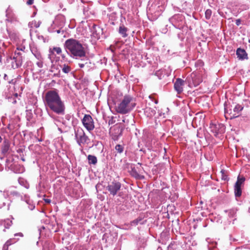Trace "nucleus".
Listing matches in <instances>:
<instances>
[{
	"mask_svg": "<svg viewBox=\"0 0 250 250\" xmlns=\"http://www.w3.org/2000/svg\"><path fill=\"white\" fill-rule=\"evenodd\" d=\"M44 102L46 106L48 107L56 114H64L65 105L57 90L47 91L45 95Z\"/></svg>",
	"mask_w": 250,
	"mask_h": 250,
	"instance_id": "1",
	"label": "nucleus"
},
{
	"mask_svg": "<svg viewBox=\"0 0 250 250\" xmlns=\"http://www.w3.org/2000/svg\"><path fill=\"white\" fill-rule=\"evenodd\" d=\"M64 46L67 53L73 58L78 59L85 56L84 48L80 41L77 40H67L65 42Z\"/></svg>",
	"mask_w": 250,
	"mask_h": 250,
	"instance_id": "2",
	"label": "nucleus"
},
{
	"mask_svg": "<svg viewBox=\"0 0 250 250\" xmlns=\"http://www.w3.org/2000/svg\"><path fill=\"white\" fill-rule=\"evenodd\" d=\"M136 104L132 97L125 95L116 107L118 113L125 114L130 112L135 106Z\"/></svg>",
	"mask_w": 250,
	"mask_h": 250,
	"instance_id": "3",
	"label": "nucleus"
},
{
	"mask_svg": "<svg viewBox=\"0 0 250 250\" xmlns=\"http://www.w3.org/2000/svg\"><path fill=\"white\" fill-rule=\"evenodd\" d=\"M75 137L78 144L81 146L85 144L88 140L83 129L80 127L75 129Z\"/></svg>",
	"mask_w": 250,
	"mask_h": 250,
	"instance_id": "4",
	"label": "nucleus"
},
{
	"mask_svg": "<svg viewBox=\"0 0 250 250\" xmlns=\"http://www.w3.org/2000/svg\"><path fill=\"white\" fill-rule=\"evenodd\" d=\"M121 184L115 180L109 183L106 187V189L110 192V194L114 196L121 189Z\"/></svg>",
	"mask_w": 250,
	"mask_h": 250,
	"instance_id": "5",
	"label": "nucleus"
},
{
	"mask_svg": "<svg viewBox=\"0 0 250 250\" xmlns=\"http://www.w3.org/2000/svg\"><path fill=\"white\" fill-rule=\"evenodd\" d=\"M245 181V178L241 175H239L237 177V180L234 186V193L236 197H239L241 195L242 190L241 185Z\"/></svg>",
	"mask_w": 250,
	"mask_h": 250,
	"instance_id": "6",
	"label": "nucleus"
},
{
	"mask_svg": "<svg viewBox=\"0 0 250 250\" xmlns=\"http://www.w3.org/2000/svg\"><path fill=\"white\" fill-rule=\"evenodd\" d=\"M84 126L88 130H92L94 128L93 120L89 115H85L82 120Z\"/></svg>",
	"mask_w": 250,
	"mask_h": 250,
	"instance_id": "7",
	"label": "nucleus"
},
{
	"mask_svg": "<svg viewBox=\"0 0 250 250\" xmlns=\"http://www.w3.org/2000/svg\"><path fill=\"white\" fill-rule=\"evenodd\" d=\"M90 31L93 37L96 39H100L101 36L103 34V29L95 24H92L90 28Z\"/></svg>",
	"mask_w": 250,
	"mask_h": 250,
	"instance_id": "8",
	"label": "nucleus"
},
{
	"mask_svg": "<svg viewBox=\"0 0 250 250\" xmlns=\"http://www.w3.org/2000/svg\"><path fill=\"white\" fill-rule=\"evenodd\" d=\"M209 128L210 131L214 133V136H217L219 133H221L224 131V126L222 124H215L211 123Z\"/></svg>",
	"mask_w": 250,
	"mask_h": 250,
	"instance_id": "9",
	"label": "nucleus"
},
{
	"mask_svg": "<svg viewBox=\"0 0 250 250\" xmlns=\"http://www.w3.org/2000/svg\"><path fill=\"white\" fill-rule=\"evenodd\" d=\"M185 83V82L182 79H176L174 84V88L177 93L180 94L183 92Z\"/></svg>",
	"mask_w": 250,
	"mask_h": 250,
	"instance_id": "10",
	"label": "nucleus"
},
{
	"mask_svg": "<svg viewBox=\"0 0 250 250\" xmlns=\"http://www.w3.org/2000/svg\"><path fill=\"white\" fill-rule=\"evenodd\" d=\"M124 128L120 127H116L111 132V135L112 139L115 140H118L120 136L122 135Z\"/></svg>",
	"mask_w": 250,
	"mask_h": 250,
	"instance_id": "11",
	"label": "nucleus"
},
{
	"mask_svg": "<svg viewBox=\"0 0 250 250\" xmlns=\"http://www.w3.org/2000/svg\"><path fill=\"white\" fill-rule=\"evenodd\" d=\"M30 49L33 55L37 60H40L42 59V56L41 53L35 44H30Z\"/></svg>",
	"mask_w": 250,
	"mask_h": 250,
	"instance_id": "12",
	"label": "nucleus"
},
{
	"mask_svg": "<svg viewBox=\"0 0 250 250\" xmlns=\"http://www.w3.org/2000/svg\"><path fill=\"white\" fill-rule=\"evenodd\" d=\"M243 106L239 104H237L235 105V107L233 108V112L230 111L229 113L230 114H232V115L230 117V118H236L239 116L240 112L243 110Z\"/></svg>",
	"mask_w": 250,
	"mask_h": 250,
	"instance_id": "13",
	"label": "nucleus"
},
{
	"mask_svg": "<svg viewBox=\"0 0 250 250\" xmlns=\"http://www.w3.org/2000/svg\"><path fill=\"white\" fill-rule=\"evenodd\" d=\"M53 24L58 25L60 27V29L56 30V31L58 34L60 33L61 32V28L64 24L63 18L62 17H57L53 21Z\"/></svg>",
	"mask_w": 250,
	"mask_h": 250,
	"instance_id": "14",
	"label": "nucleus"
},
{
	"mask_svg": "<svg viewBox=\"0 0 250 250\" xmlns=\"http://www.w3.org/2000/svg\"><path fill=\"white\" fill-rule=\"evenodd\" d=\"M236 55L237 58L241 60L248 59V54L245 49L239 48L236 50Z\"/></svg>",
	"mask_w": 250,
	"mask_h": 250,
	"instance_id": "15",
	"label": "nucleus"
},
{
	"mask_svg": "<svg viewBox=\"0 0 250 250\" xmlns=\"http://www.w3.org/2000/svg\"><path fill=\"white\" fill-rule=\"evenodd\" d=\"M195 78V75L194 74H191L190 77H188L187 80L189 84H193L194 86L198 85L200 83L199 80H197Z\"/></svg>",
	"mask_w": 250,
	"mask_h": 250,
	"instance_id": "16",
	"label": "nucleus"
},
{
	"mask_svg": "<svg viewBox=\"0 0 250 250\" xmlns=\"http://www.w3.org/2000/svg\"><path fill=\"white\" fill-rule=\"evenodd\" d=\"M128 29L125 27L123 24H121L119 28V33L123 38H125L127 36L126 33Z\"/></svg>",
	"mask_w": 250,
	"mask_h": 250,
	"instance_id": "17",
	"label": "nucleus"
},
{
	"mask_svg": "<svg viewBox=\"0 0 250 250\" xmlns=\"http://www.w3.org/2000/svg\"><path fill=\"white\" fill-rule=\"evenodd\" d=\"M118 19V16L116 13L113 12L109 15V20L110 23L112 25H115Z\"/></svg>",
	"mask_w": 250,
	"mask_h": 250,
	"instance_id": "18",
	"label": "nucleus"
},
{
	"mask_svg": "<svg viewBox=\"0 0 250 250\" xmlns=\"http://www.w3.org/2000/svg\"><path fill=\"white\" fill-rule=\"evenodd\" d=\"M144 112L147 117H149L154 116L156 114V111L149 107H146Z\"/></svg>",
	"mask_w": 250,
	"mask_h": 250,
	"instance_id": "19",
	"label": "nucleus"
},
{
	"mask_svg": "<svg viewBox=\"0 0 250 250\" xmlns=\"http://www.w3.org/2000/svg\"><path fill=\"white\" fill-rule=\"evenodd\" d=\"M87 160L89 164L90 165H96L97 163V157L94 155H88L87 156Z\"/></svg>",
	"mask_w": 250,
	"mask_h": 250,
	"instance_id": "20",
	"label": "nucleus"
},
{
	"mask_svg": "<svg viewBox=\"0 0 250 250\" xmlns=\"http://www.w3.org/2000/svg\"><path fill=\"white\" fill-rule=\"evenodd\" d=\"M10 147V145L8 142H4L1 148L2 153L5 154L8 152Z\"/></svg>",
	"mask_w": 250,
	"mask_h": 250,
	"instance_id": "21",
	"label": "nucleus"
},
{
	"mask_svg": "<svg viewBox=\"0 0 250 250\" xmlns=\"http://www.w3.org/2000/svg\"><path fill=\"white\" fill-rule=\"evenodd\" d=\"M62 72L66 74L70 72L71 70L70 66L65 64L62 66Z\"/></svg>",
	"mask_w": 250,
	"mask_h": 250,
	"instance_id": "22",
	"label": "nucleus"
},
{
	"mask_svg": "<svg viewBox=\"0 0 250 250\" xmlns=\"http://www.w3.org/2000/svg\"><path fill=\"white\" fill-rule=\"evenodd\" d=\"M131 175L136 179H142L144 178V176L140 173H130Z\"/></svg>",
	"mask_w": 250,
	"mask_h": 250,
	"instance_id": "23",
	"label": "nucleus"
},
{
	"mask_svg": "<svg viewBox=\"0 0 250 250\" xmlns=\"http://www.w3.org/2000/svg\"><path fill=\"white\" fill-rule=\"evenodd\" d=\"M50 52L52 53L56 52L57 54L59 55L62 52V49L59 47H54L52 50L50 49Z\"/></svg>",
	"mask_w": 250,
	"mask_h": 250,
	"instance_id": "24",
	"label": "nucleus"
},
{
	"mask_svg": "<svg viewBox=\"0 0 250 250\" xmlns=\"http://www.w3.org/2000/svg\"><path fill=\"white\" fill-rule=\"evenodd\" d=\"M155 75L157 76L159 79H162L164 76L163 71L161 69L155 72Z\"/></svg>",
	"mask_w": 250,
	"mask_h": 250,
	"instance_id": "25",
	"label": "nucleus"
},
{
	"mask_svg": "<svg viewBox=\"0 0 250 250\" xmlns=\"http://www.w3.org/2000/svg\"><path fill=\"white\" fill-rule=\"evenodd\" d=\"M14 59L15 60V62L16 64L17 67H19L21 65V59L20 57L19 58H18V57H14Z\"/></svg>",
	"mask_w": 250,
	"mask_h": 250,
	"instance_id": "26",
	"label": "nucleus"
},
{
	"mask_svg": "<svg viewBox=\"0 0 250 250\" xmlns=\"http://www.w3.org/2000/svg\"><path fill=\"white\" fill-rule=\"evenodd\" d=\"M116 150L119 153H121L123 152L124 147L120 145H117L115 146Z\"/></svg>",
	"mask_w": 250,
	"mask_h": 250,
	"instance_id": "27",
	"label": "nucleus"
},
{
	"mask_svg": "<svg viewBox=\"0 0 250 250\" xmlns=\"http://www.w3.org/2000/svg\"><path fill=\"white\" fill-rule=\"evenodd\" d=\"M212 14V11L210 9H207L205 12V17L208 20L209 19Z\"/></svg>",
	"mask_w": 250,
	"mask_h": 250,
	"instance_id": "28",
	"label": "nucleus"
},
{
	"mask_svg": "<svg viewBox=\"0 0 250 250\" xmlns=\"http://www.w3.org/2000/svg\"><path fill=\"white\" fill-rule=\"evenodd\" d=\"M38 62H36V64L38 67L40 68H41L43 67V61H42V57L40 60H38Z\"/></svg>",
	"mask_w": 250,
	"mask_h": 250,
	"instance_id": "29",
	"label": "nucleus"
},
{
	"mask_svg": "<svg viewBox=\"0 0 250 250\" xmlns=\"http://www.w3.org/2000/svg\"><path fill=\"white\" fill-rule=\"evenodd\" d=\"M11 245V243H9V242H6L3 247L2 250H8V247Z\"/></svg>",
	"mask_w": 250,
	"mask_h": 250,
	"instance_id": "30",
	"label": "nucleus"
},
{
	"mask_svg": "<svg viewBox=\"0 0 250 250\" xmlns=\"http://www.w3.org/2000/svg\"><path fill=\"white\" fill-rule=\"evenodd\" d=\"M140 221H141V220H138V219L134 220L132 222H131V225L132 226H136L138 224V222Z\"/></svg>",
	"mask_w": 250,
	"mask_h": 250,
	"instance_id": "31",
	"label": "nucleus"
},
{
	"mask_svg": "<svg viewBox=\"0 0 250 250\" xmlns=\"http://www.w3.org/2000/svg\"><path fill=\"white\" fill-rule=\"evenodd\" d=\"M12 224V221H7V222L6 223V225H7V227L5 226L6 228H8Z\"/></svg>",
	"mask_w": 250,
	"mask_h": 250,
	"instance_id": "32",
	"label": "nucleus"
},
{
	"mask_svg": "<svg viewBox=\"0 0 250 250\" xmlns=\"http://www.w3.org/2000/svg\"><path fill=\"white\" fill-rule=\"evenodd\" d=\"M235 23L237 25V26H239L240 23H241V20L240 19H237L236 20V22H235Z\"/></svg>",
	"mask_w": 250,
	"mask_h": 250,
	"instance_id": "33",
	"label": "nucleus"
},
{
	"mask_svg": "<svg viewBox=\"0 0 250 250\" xmlns=\"http://www.w3.org/2000/svg\"><path fill=\"white\" fill-rule=\"evenodd\" d=\"M8 15V10H6V16L7 17V19H6V20L8 21H10V22L13 21V20H12V19L10 20Z\"/></svg>",
	"mask_w": 250,
	"mask_h": 250,
	"instance_id": "34",
	"label": "nucleus"
},
{
	"mask_svg": "<svg viewBox=\"0 0 250 250\" xmlns=\"http://www.w3.org/2000/svg\"><path fill=\"white\" fill-rule=\"evenodd\" d=\"M33 1L34 0H28L27 1V4L28 5H31L32 4H33Z\"/></svg>",
	"mask_w": 250,
	"mask_h": 250,
	"instance_id": "35",
	"label": "nucleus"
},
{
	"mask_svg": "<svg viewBox=\"0 0 250 250\" xmlns=\"http://www.w3.org/2000/svg\"><path fill=\"white\" fill-rule=\"evenodd\" d=\"M44 200L45 202L47 204H49L51 202V200L49 199H44Z\"/></svg>",
	"mask_w": 250,
	"mask_h": 250,
	"instance_id": "36",
	"label": "nucleus"
},
{
	"mask_svg": "<svg viewBox=\"0 0 250 250\" xmlns=\"http://www.w3.org/2000/svg\"><path fill=\"white\" fill-rule=\"evenodd\" d=\"M174 245H169L168 247V250H171L173 249Z\"/></svg>",
	"mask_w": 250,
	"mask_h": 250,
	"instance_id": "37",
	"label": "nucleus"
},
{
	"mask_svg": "<svg viewBox=\"0 0 250 250\" xmlns=\"http://www.w3.org/2000/svg\"><path fill=\"white\" fill-rule=\"evenodd\" d=\"M11 194H13V195H16V196L19 195V193L16 191L12 192H11Z\"/></svg>",
	"mask_w": 250,
	"mask_h": 250,
	"instance_id": "38",
	"label": "nucleus"
},
{
	"mask_svg": "<svg viewBox=\"0 0 250 250\" xmlns=\"http://www.w3.org/2000/svg\"><path fill=\"white\" fill-rule=\"evenodd\" d=\"M78 65L80 66V67H81V68H83L84 66V63H79L78 64Z\"/></svg>",
	"mask_w": 250,
	"mask_h": 250,
	"instance_id": "39",
	"label": "nucleus"
},
{
	"mask_svg": "<svg viewBox=\"0 0 250 250\" xmlns=\"http://www.w3.org/2000/svg\"><path fill=\"white\" fill-rule=\"evenodd\" d=\"M15 236H23V234L22 233H16L15 234Z\"/></svg>",
	"mask_w": 250,
	"mask_h": 250,
	"instance_id": "40",
	"label": "nucleus"
},
{
	"mask_svg": "<svg viewBox=\"0 0 250 250\" xmlns=\"http://www.w3.org/2000/svg\"><path fill=\"white\" fill-rule=\"evenodd\" d=\"M225 113H229V111L228 110V109H227V107H225Z\"/></svg>",
	"mask_w": 250,
	"mask_h": 250,
	"instance_id": "41",
	"label": "nucleus"
},
{
	"mask_svg": "<svg viewBox=\"0 0 250 250\" xmlns=\"http://www.w3.org/2000/svg\"><path fill=\"white\" fill-rule=\"evenodd\" d=\"M13 241L12 239H10L9 240H8L7 242H9V243H11V244L13 243V242H12Z\"/></svg>",
	"mask_w": 250,
	"mask_h": 250,
	"instance_id": "42",
	"label": "nucleus"
},
{
	"mask_svg": "<svg viewBox=\"0 0 250 250\" xmlns=\"http://www.w3.org/2000/svg\"><path fill=\"white\" fill-rule=\"evenodd\" d=\"M69 115H67L65 116V118L66 119L69 120Z\"/></svg>",
	"mask_w": 250,
	"mask_h": 250,
	"instance_id": "43",
	"label": "nucleus"
},
{
	"mask_svg": "<svg viewBox=\"0 0 250 250\" xmlns=\"http://www.w3.org/2000/svg\"><path fill=\"white\" fill-rule=\"evenodd\" d=\"M108 124H109V125H110L111 124H112V121H109V122H108Z\"/></svg>",
	"mask_w": 250,
	"mask_h": 250,
	"instance_id": "44",
	"label": "nucleus"
},
{
	"mask_svg": "<svg viewBox=\"0 0 250 250\" xmlns=\"http://www.w3.org/2000/svg\"><path fill=\"white\" fill-rule=\"evenodd\" d=\"M35 26H36V28H38V27L39 26V24H38H38H36V25H35Z\"/></svg>",
	"mask_w": 250,
	"mask_h": 250,
	"instance_id": "45",
	"label": "nucleus"
},
{
	"mask_svg": "<svg viewBox=\"0 0 250 250\" xmlns=\"http://www.w3.org/2000/svg\"><path fill=\"white\" fill-rule=\"evenodd\" d=\"M16 54H17V53H16V52H15V55H16ZM17 54H18V55H20V53H19V52L17 53Z\"/></svg>",
	"mask_w": 250,
	"mask_h": 250,
	"instance_id": "46",
	"label": "nucleus"
},
{
	"mask_svg": "<svg viewBox=\"0 0 250 250\" xmlns=\"http://www.w3.org/2000/svg\"><path fill=\"white\" fill-rule=\"evenodd\" d=\"M1 140H2V139H1V137L0 136V142L1 141Z\"/></svg>",
	"mask_w": 250,
	"mask_h": 250,
	"instance_id": "47",
	"label": "nucleus"
},
{
	"mask_svg": "<svg viewBox=\"0 0 250 250\" xmlns=\"http://www.w3.org/2000/svg\"><path fill=\"white\" fill-rule=\"evenodd\" d=\"M220 172H224V171L223 170H221Z\"/></svg>",
	"mask_w": 250,
	"mask_h": 250,
	"instance_id": "48",
	"label": "nucleus"
},
{
	"mask_svg": "<svg viewBox=\"0 0 250 250\" xmlns=\"http://www.w3.org/2000/svg\"><path fill=\"white\" fill-rule=\"evenodd\" d=\"M248 42L249 43H250V39L249 40Z\"/></svg>",
	"mask_w": 250,
	"mask_h": 250,
	"instance_id": "49",
	"label": "nucleus"
}]
</instances>
